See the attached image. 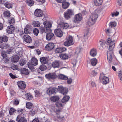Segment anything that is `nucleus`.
Masks as SVG:
<instances>
[{
	"label": "nucleus",
	"instance_id": "f257e3e1",
	"mask_svg": "<svg viewBox=\"0 0 122 122\" xmlns=\"http://www.w3.org/2000/svg\"><path fill=\"white\" fill-rule=\"evenodd\" d=\"M115 36L113 35L112 36L111 39L108 38L105 42L106 44L109 45L108 49L109 51H107V59L109 63L111 62L113 57V52L112 51L113 49L114 46L115 41L116 39L115 38Z\"/></svg>",
	"mask_w": 122,
	"mask_h": 122
},
{
	"label": "nucleus",
	"instance_id": "f03ea898",
	"mask_svg": "<svg viewBox=\"0 0 122 122\" xmlns=\"http://www.w3.org/2000/svg\"><path fill=\"white\" fill-rule=\"evenodd\" d=\"M69 25L67 23H62L59 24V26L60 29H56L54 31V32L56 35L59 37H61L63 35V33L61 29H66L68 27Z\"/></svg>",
	"mask_w": 122,
	"mask_h": 122
},
{
	"label": "nucleus",
	"instance_id": "7ed1b4c3",
	"mask_svg": "<svg viewBox=\"0 0 122 122\" xmlns=\"http://www.w3.org/2000/svg\"><path fill=\"white\" fill-rule=\"evenodd\" d=\"M43 24L44 27H41L40 29L41 33H42L44 32L47 33V32L51 31L50 28L51 27L52 25L50 22L48 21H45L44 22Z\"/></svg>",
	"mask_w": 122,
	"mask_h": 122
},
{
	"label": "nucleus",
	"instance_id": "20e7f679",
	"mask_svg": "<svg viewBox=\"0 0 122 122\" xmlns=\"http://www.w3.org/2000/svg\"><path fill=\"white\" fill-rule=\"evenodd\" d=\"M98 17V15L97 13H93L87 22V24L89 26L93 25Z\"/></svg>",
	"mask_w": 122,
	"mask_h": 122
},
{
	"label": "nucleus",
	"instance_id": "39448f33",
	"mask_svg": "<svg viewBox=\"0 0 122 122\" xmlns=\"http://www.w3.org/2000/svg\"><path fill=\"white\" fill-rule=\"evenodd\" d=\"M64 17L66 19H68L71 18L72 15H74L73 11L71 9H68L67 12L64 13Z\"/></svg>",
	"mask_w": 122,
	"mask_h": 122
},
{
	"label": "nucleus",
	"instance_id": "423d86ee",
	"mask_svg": "<svg viewBox=\"0 0 122 122\" xmlns=\"http://www.w3.org/2000/svg\"><path fill=\"white\" fill-rule=\"evenodd\" d=\"M23 113L18 115L16 118V121L18 122H27L26 119L22 116Z\"/></svg>",
	"mask_w": 122,
	"mask_h": 122
},
{
	"label": "nucleus",
	"instance_id": "0eeeda50",
	"mask_svg": "<svg viewBox=\"0 0 122 122\" xmlns=\"http://www.w3.org/2000/svg\"><path fill=\"white\" fill-rule=\"evenodd\" d=\"M23 111L22 109H19L16 110L13 108H10V110L9 113L10 115H13L14 114L15 112H17L19 113L22 114L23 113Z\"/></svg>",
	"mask_w": 122,
	"mask_h": 122
},
{
	"label": "nucleus",
	"instance_id": "6e6552de",
	"mask_svg": "<svg viewBox=\"0 0 122 122\" xmlns=\"http://www.w3.org/2000/svg\"><path fill=\"white\" fill-rule=\"evenodd\" d=\"M58 90L63 95H66L68 92V89L66 88H64L61 86H58Z\"/></svg>",
	"mask_w": 122,
	"mask_h": 122
},
{
	"label": "nucleus",
	"instance_id": "1a4fd4ad",
	"mask_svg": "<svg viewBox=\"0 0 122 122\" xmlns=\"http://www.w3.org/2000/svg\"><path fill=\"white\" fill-rule=\"evenodd\" d=\"M72 38L71 36H69L67 40L64 43V45L66 46H69L72 44Z\"/></svg>",
	"mask_w": 122,
	"mask_h": 122
},
{
	"label": "nucleus",
	"instance_id": "9d476101",
	"mask_svg": "<svg viewBox=\"0 0 122 122\" xmlns=\"http://www.w3.org/2000/svg\"><path fill=\"white\" fill-rule=\"evenodd\" d=\"M82 18V15L81 13H79L76 15L74 16V22L76 23L80 21Z\"/></svg>",
	"mask_w": 122,
	"mask_h": 122
},
{
	"label": "nucleus",
	"instance_id": "9b49d317",
	"mask_svg": "<svg viewBox=\"0 0 122 122\" xmlns=\"http://www.w3.org/2000/svg\"><path fill=\"white\" fill-rule=\"evenodd\" d=\"M51 32H47L46 35V39L48 40H50L53 39L54 38V35L53 33Z\"/></svg>",
	"mask_w": 122,
	"mask_h": 122
},
{
	"label": "nucleus",
	"instance_id": "f8f14e48",
	"mask_svg": "<svg viewBox=\"0 0 122 122\" xmlns=\"http://www.w3.org/2000/svg\"><path fill=\"white\" fill-rule=\"evenodd\" d=\"M46 77L49 79H55L57 77V76L54 73H49L45 75Z\"/></svg>",
	"mask_w": 122,
	"mask_h": 122
},
{
	"label": "nucleus",
	"instance_id": "ddd939ff",
	"mask_svg": "<svg viewBox=\"0 0 122 122\" xmlns=\"http://www.w3.org/2000/svg\"><path fill=\"white\" fill-rule=\"evenodd\" d=\"M34 14L36 16L38 17H41L43 15L42 10L38 9H36L35 10Z\"/></svg>",
	"mask_w": 122,
	"mask_h": 122
},
{
	"label": "nucleus",
	"instance_id": "4468645a",
	"mask_svg": "<svg viewBox=\"0 0 122 122\" xmlns=\"http://www.w3.org/2000/svg\"><path fill=\"white\" fill-rule=\"evenodd\" d=\"M17 84L19 88L21 89H24L26 87L25 84L23 81H19L17 82Z\"/></svg>",
	"mask_w": 122,
	"mask_h": 122
},
{
	"label": "nucleus",
	"instance_id": "2eb2a0df",
	"mask_svg": "<svg viewBox=\"0 0 122 122\" xmlns=\"http://www.w3.org/2000/svg\"><path fill=\"white\" fill-rule=\"evenodd\" d=\"M24 41L27 43H30L32 42L31 38L28 35H24Z\"/></svg>",
	"mask_w": 122,
	"mask_h": 122
},
{
	"label": "nucleus",
	"instance_id": "dca6fc26",
	"mask_svg": "<svg viewBox=\"0 0 122 122\" xmlns=\"http://www.w3.org/2000/svg\"><path fill=\"white\" fill-rule=\"evenodd\" d=\"M54 47V45L53 43H49L45 47L46 49L48 51H50L53 49Z\"/></svg>",
	"mask_w": 122,
	"mask_h": 122
},
{
	"label": "nucleus",
	"instance_id": "f3484780",
	"mask_svg": "<svg viewBox=\"0 0 122 122\" xmlns=\"http://www.w3.org/2000/svg\"><path fill=\"white\" fill-rule=\"evenodd\" d=\"M14 29L15 28L13 25H11L7 27L6 29L7 32L8 33H13L15 30Z\"/></svg>",
	"mask_w": 122,
	"mask_h": 122
},
{
	"label": "nucleus",
	"instance_id": "a211bd4d",
	"mask_svg": "<svg viewBox=\"0 0 122 122\" xmlns=\"http://www.w3.org/2000/svg\"><path fill=\"white\" fill-rule=\"evenodd\" d=\"M40 61L41 64H45L48 63V58L47 57H43L40 58Z\"/></svg>",
	"mask_w": 122,
	"mask_h": 122
},
{
	"label": "nucleus",
	"instance_id": "6ab92c4d",
	"mask_svg": "<svg viewBox=\"0 0 122 122\" xmlns=\"http://www.w3.org/2000/svg\"><path fill=\"white\" fill-rule=\"evenodd\" d=\"M105 41L101 40L99 41V43L98 45V47L99 49H102L105 46Z\"/></svg>",
	"mask_w": 122,
	"mask_h": 122
},
{
	"label": "nucleus",
	"instance_id": "aec40b11",
	"mask_svg": "<svg viewBox=\"0 0 122 122\" xmlns=\"http://www.w3.org/2000/svg\"><path fill=\"white\" fill-rule=\"evenodd\" d=\"M66 49L64 47L57 48L55 51V52L57 53H61L65 51Z\"/></svg>",
	"mask_w": 122,
	"mask_h": 122
},
{
	"label": "nucleus",
	"instance_id": "412c9836",
	"mask_svg": "<svg viewBox=\"0 0 122 122\" xmlns=\"http://www.w3.org/2000/svg\"><path fill=\"white\" fill-rule=\"evenodd\" d=\"M90 56L92 57H95L97 54V51L96 49L93 48L91 49L90 51Z\"/></svg>",
	"mask_w": 122,
	"mask_h": 122
},
{
	"label": "nucleus",
	"instance_id": "4be33fe9",
	"mask_svg": "<svg viewBox=\"0 0 122 122\" xmlns=\"http://www.w3.org/2000/svg\"><path fill=\"white\" fill-rule=\"evenodd\" d=\"M19 57L17 56H14L11 58V61L13 63L17 62L19 60Z\"/></svg>",
	"mask_w": 122,
	"mask_h": 122
},
{
	"label": "nucleus",
	"instance_id": "5701e85b",
	"mask_svg": "<svg viewBox=\"0 0 122 122\" xmlns=\"http://www.w3.org/2000/svg\"><path fill=\"white\" fill-rule=\"evenodd\" d=\"M55 92L54 89L52 87H50L47 90V93L48 95H50L52 94H54Z\"/></svg>",
	"mask_w": 122,
	"mask_h": 122
},
{
	"label": "nucleus",
	"instance_id": "b1692460",
	"mask_svg": "<svg viewBox=\"0 0 122 122\" xmlns=\"http://www.w3.org/2000/svg\"><path fill=\"white\" fill-rule=\"evenodd\" d=\"M109 82V78L107 77L104 76L102 78V82L103 84H106Z\"/></svg>",
	"mask_w": 122,
	"mask_h": 122
},
{
	"label": "nucleus",
	"instance_id": "393cba45",
	"mask_svg": "<svg viewBox=\"0 0 122 122\" xmlns=\"http://www.w3.org/2000/svg\"><path fill=\"white\" fill-rule=\"evenodd\" d=\"M32 64L34 66H36L38 64V61L37 59L35 57H33L31 60Z\"/></svg>",
	"mask_w": 122,
	"mask_h": 122
},
{
	"label": "nucleus",
	"instance_id": "a878e982",
	"mask_svg": "<svg viewBox=\"0 0 122 122\" xmlns=\"http://www.w3.org/2000/svg\"><path fill=\"white\" fill-rule=\"evenodd\" d=\"M60 58L63 60H66L68 59V56L66 54H61L60 55Z\"/></svg>",
	"mask_w": 122,
	"mask_h": 122
},
{
	"label": "nucleus",
	"instance_id": "bb28decb",
	"mask_svg": "<svg viewBox=\"0 0 122 122\" xmlns=\"http://www.w3.org/2000/svg\"><path fill=\"white\" fill-rule=\"evenodd\" d=\"M59 78L62 80H66L68 79V77L63 74H60L58 76Z\"/></svg>",
	"mask_w": 122,
	"mask_h": 122
},
{
	"label": "nucleus",
	"instance_id": "cd10ccee",
	"mask_svg": "<svg viewBox=\"0 0 122 122\" xmlns=\"http://www.w3.org/2000/svg\"><path fill=\"white\" fill-rule=\"evenodd\" d=\"M9 47L8 44L6 43H3L2 44L0 45V48L2 49H4L7 48Z\"/></svg>",
	"mask_w": 122,
	"mask_h": 122
},
{
	"label": "nucleus",
	"instance_id": "c85d7f7f",
	"mask_svg": "<svg viewBox=\"0 0 122 122\" xmlns=\"http://www.w3.org/2000/svg\"><path fill=\"white\" fill-rule=\"evenodd\" d=\"M59 97L56 96H54L51 97V100L52 101L54 102H56L58 101L59 99Z\"/></svg>",
	"mask_w": 122,
	"mask_h": 122
},
{
	"label": "nucleus",
	"instance_id": "c756f323",
	"mask_svg": "<svg viewBox=\"0 0 122 122\" xmlns=\"http://www.w3.org/2000/svg\"><path fill=\"white\" fill-rule=\"evenodd\" d=\"M70 97L68 96H65L62 99L61 101L62 103H64L67 102L69 99Z\"/></svg>",
	"mask_w": 122,
	"mask_h": 122
},
{
	"label": "nucleus",
	"instance_id": "7c9ffc66",
	"mask_svg": "<svg viewBox=\"0 0 122 122\" xmlns=\"http://www.w3.org/2000/svg\"><path fill=\"white\" fill-rule=\"evenodd\" d=\"M97 59L95 58H93L91 60V63L93 66H95L97 63Z\"/></svg>",
	"mask_w": 122,
	"mask_h": 122
},
{
	"label": "nucleus",
	"instance_id": "2f4dec72",
	"mask_svg": "<svg viewBox=\"0 0 122 122\" xmlns=\"http://www.w3.org/2000/svg\"><path fill=\"white\" fill-rule=\"evenodd\" d=\"M63 8L64 9H66L67 8L69 5V4L66 1L64 2L62 4Z\"/></svg>",
	"mask_w": 122,
	"mask_h": 122
},
{
	"label": "nucleus",
	"instance_id": "473e14b6",
	"mask_svg": "<svg viewBox=\"0 0 122 122\" xmlns=\"http://www.w3.org/2000/svg\"><path fill=\"white\" fill-rule=\"evenodd\" d=\"M21 72L22 74L28 75L29 74V71L25 68H23L21 70Z\"/></svg>",
	"mask_w": 122,
	"mask_h": 122
},
{
	"label": "nucleus",
	"instance_id": "72a5a7b5",
	"mask_svg": "<svg viewBox=\"0 0 122 122\" xmlns=\"http://www.w3.org/2000/svg\"><path fill=\"white\" fill-rule=\"evenodd\" d=\"M25 99L27 100H31L33 98L32 95L29 93L25 94Z\"/></svg>",
	"mask_w": 122,
	"mask_h": 122
},
{
	"label": "nucleus",
	"instance_id": "f704fd0d",
	"mask_svg": "<svg viewBox=\"0 0 122 122\" xmlns=\"http://www.w3.org/2000/svg\"><path fill=\"white\" fill-rule=\"evenodd\" d=\"M47 67L45 64H42L39 67V69L42 71H43L46 69Z\"/></svg>",
	"mask_w": 122,
	"mask_h": 122
},
{
	"label": "nucleus",
	"instance_id": "c9c22d12",
	"mask_svg": "<svg viewBox=\"0 0 122 122\" xmlns=\"http://www.w3.org/2000/svg\"><path fill=\"white\" fill-rule=\"evenodd\" d=\"M26 2L28 5L30 6L33 5L34 3V1L33 0H26Z\"/></svg>",
	"mask_w": 122,
	"mask_h": 122
},
{
	"label": "nucleus",
	"instance_id": "e433bc0d",
	"mask_svg": "<svg viewBox=\"0 0 122 122\" xmlns=\"http://www.w3.org/2000/svg\"><path fill=\"white\" fill-rule=\"evenodd\" d=\"M102 3V0H95V3L96 6L99 5H101Z\"/></svg>",
	"mask_w": 122,
	"mask_h": 122
},
{
	"label": "nucleus",
	"instance_id": "4c0bfd02",
	"mask_svg": "<svg viewBox=\"0 0 122 122\" xmlns=\"http://www.w3.org/2000/svg\"><path fill=\"white\" fill-rule=\"evenodd\" d=\"M9 24H13L15 23L14 19L13 18H10L8 19V22Z\"/></svg>",
	"mask_w": 122,
	"mask_h": 122
},
{
	"label": "nucleus",
	"instance_id": "58836bf2",
	"mask_svg": "<svg viewBox=\"0 0 122 122\" xmlns=\"http://www.w3.org/2000/svg\"><path fill=\"white\" fill-rule=\"evenodd\" d=\"M40 23L38 21H34L32 23V25L34 26L38 27L40 25Z\"/></svg>",
	"mask_w": 122,
	"mask_h": 122
},
{
	"label": "nucleus",
	"instance_id": "ea45409f",
	"mask_svg": "<svg viewBox=\"0 0 122 122\" xmlns=\"http://www.w3.org/2000/svg\"><path fill=\"white\" fill-rule=\"evenodd\" d=\"M59 64V62L58 61H55L52 64L54 68L58 67Z\"/></svg>",
	"mask_w": 122,
	"mask_h": 122
},
{
	"label": "nucleus",
	"instance_id": "a19ab883",
	"mask_svg": "<svg viewBox=\"0 0 122 122\" xmlns=\"http://www.w3.org/2000/svg\"><path fill=\"white\" fill-rule=\"evenodd\" d=\"M117 25V23L115 22H111L109 24V26L111 27H115Z\"/></svg>",
	"mask_w": 122,
	"mask_h": 122
},
{
	"label": "nucleus",
	"instance_id": "79ce46f5",
	"mask_svg": "<svg viewBox=\"0 0 122 122\" xmlns=\"http://www.w3.org/2000/svg\"><path fill=\"white\" fill-rule=\"evenodd\" d=\"M4 15L5 17H9L10 16V13L9 11H5L4 12Z\"/></svg>",
	"mask_w": 122,
	"mask_h": 122
},
{
	"label": "nucleus",
	"instance_id": "37998d69",
	"mask_svg": "<svg viewBox=\"0 0 122 122\" xmlns=\"http://www.w3.org/2000/svg\"><path fill=\"white\" fill-rule=\"evenodd\" d=\"M5 5L6 7L8 8L11 7L12 6L11 4L8 2L5 3Z\"/></svg>",
	"mask_w": 122,
	"mask_h": 122
},
{
	"label": "nucleus",
	"instance_id": "c03bdc74",
	"mask_svg": "<svg viewBox=\"0 0 122 122\" xmlns=\"http://www.w3.org/2000/svg\"><path fill=\"white\" fill-rule=\"evenodd\" d=\"M39 32V31L37 29L35 28L33 30V33L36 36H37Z\"/></svg>",
	"mask_w": 122,
	"mask_h": 122
},
{
	"label": "nucleus",
	"instance_id": "a18cd8bd",
	"mask_svg": "<svg viewBox=\"0 0 122 122\" xmlns=\"http://www.w3.org/2000/svg\"><path fill=\"white\" fill-rule=\"evenodd\" d=\"M25 61L24 60H21L20 61L19 64L21 66H23L25 64Z\"/></svg>",
	"mask_w": 122,
	"mask_h": 122
},
{
	"label": "nucleus",
	"instance_id": "49530a36",
	"mask_svg": "<svg viewBox=\"0 0 122 122\" xmlns=\"http://www.w3.org/2000/svg\"><path fill=\"white\" fill-rule=\"evenodd\" d=\"M32 103L31 102H28L26 103V107L28 108H30L32 106Z\"/></svg>",
	"mask_w": 122,
	"mask_h": 122
},
{
	"label": "nucleus",
	"instance_id": "de8ad7c7",
	"mask_svg": "<svg viewBox=\"0 0 122 122\" xmlns=\"http://www.w3.org/2000/svg\"><path fill=\"white\" fill-rule=\"evenodd\" d=\"M2 40L3 42H6L8 39V37L7 36H3L2 37Z\"/></svg>",
	"mask_w": 122,
	"mask_h": 122
},
{
	"label": "nucleus",
	"instance_id": "09e8293b",
	"mask_svg": "<svg viewBox=\"0 0 122 122\" xmlns=\"http://www.w3.org/2000/svg\"><path fill=\"white\" fill-rule=\"evenodd\" d=\"M19 101L17 99H15L13 100V102L14 104L15 105H18L19 103Z\"/></svg>",
	"mask_w": 122,
	"mask_h": 122
},
{
	"label": "nucleus",
	"instance_id": "8fccbe9b",
	"mask_svg": "<svg viewBox=\"0 0 122 122\" xmlns=\"http://www.w3.org/2000/svg\"><path fill=\"white\" fill-rule=\"evenodd\" d=\"M119 14V13L118 12H114L111 14V15L112 17L116 16H118Z\"/></svg>",
	"mask_w": 122,
	"mask_h": 122
},
{
	"label": "nucleus",
	"instance_id": "3c124183",
	"mask_svg": "<svg viewBox=\"0 0 122 122\" xmlns=\"http://www.w3.org/2000/svg\"><path fill=\"white\" fill-rule=\"evenodd\" d=\"M30 30L29 29H27V28L26 27L24 30V32L26 34H28L30 33Z\"/></svg>",
	"mask_w": 122,
	"mask_h": 122
},
{
	"label": "nucleus",
	"instance_id": "603ef678",
	"mask_svg": "<svg viewBox=\"0 0 122 122\" xmlns=\"http://www.w3.org/2000/svg\"><path fill=\"white\" fill-rule=\"evenodd\" d=\"M56 107L59 108L62 107V104L61 103L56 102Z\"/></svg>",
	"mask_w": 122,
	"mask_h": 122
},
{
	"label": "nucleus",
	"instance_id": "864d4df0",
	"mask_svg": "<svg viewBox=\"0 0 122 122\" xmlns=\"http://www.w3.org/2000/svg\"><path fill=\"white\" fill-rule=\"evenodd\" d=\"M92 76H96L97 74V72L94 70H92L90 73Z\"/></svg>",
	"mask_w": 122,
	"mask_h": 122
},
{
	"label": "nucleus",
	"instance_id": "5fc2aeb1",
	"mask_svg": "<svg viewBox=\"0 0 122 122\" xmlns=\"http://www.w3.org/2000/svg\"><path fill=\"white\" fill-rule=\"evenodd\" d=\"M1 55L3 58L6 57L7 56L6 52L4 51H2L1 52Z\"/></svg>",
	"mask_w": 122,
	"mask_h": 122
},
{
	"label": "nucleus",
	"instance_id": "6e6d98bb",
	"mask_svg": "<svg viewBox=\"0 0 122 122\" xmlns=\"http://www.w3.org/2000/svg\"><path fill=\"white\" fill-rule=\"evenodd\" d=\"M60 109L59 108L57 109H55V112L56 114L57 115L59 114L60 112Z\"/></svg>",
	"mask_w": 122,
	"mask_h": 122
},
{
	"label": "nucleus",
	"instance_id": "4d7b16f0",
	"mask_svg": "<svg viewBox=\"0 0 122 122\" xmlns=\"http://www.w3.org/2000/svg\"><path fill=\"white\" fill-rule=\"evenodd\" d=\"M119 46L121 47V50L119 51V53L121 55H122V42H121L119 44Z\"/></svg>",
	"mask_w": 122,
	"mask_h": 122
},
{
	"label": "nucleus",
	"instance_id": "13d9d810",
	"mask_svg": "<svg viewBox=\"0 0 122 122\" xmlns=\"http://www.w3.org/2000/svg\"><path fill=\"white\" fill-rule=\"evenodd\" d=\"M58 119L61 120L62 121L64 118V117L63 116H57Z\"/></svg>",
	"mask_w": 122,
	"mask_h": 122
},
{
	"label": "nucleus",
	"instance_id": "bf43d9fd",
	"mask_svg": "<svg viewBox=\"0 0 122 122\" xmlns=\"http://www.w3.org/2000/svg\"><path fill=\"white\" fill-rule=\"evenodd\" d=\"M91 86L93 87H96V85L95 83L93 81L91 82Z\"/></svg>",
	"mask_w": 122,
	"mask_h": 122
},
{
	"label": "nucleus",
	"instance_id": "052dcab7",
	"mask_svg": "<svg viewBox=\"0 0 122 122\" xmlns=\"http://www.w3.org/2000/svg\"><path fill=\"white\" fill-rule=\"evenodd\" d=\"M118 76L119 77V79L122 81V74L119 73L118 74Z\"/></svg>",
	"mask_w": 122,
	"mask_h": 122
},
{
	"label": "nucleus",
	"instance_id": "680f3d73",
	"mask_svg": "<svg viewBox=\"0 0 122 122\" xmlns=\"http://www.w3.org/2000/svg\"><path fill=\"white\" fill-rule=\"evenodd\" d=\"M80 52V48H77L76 49V53L78 54Z\"/></svg>",
	"mask_w": 122,
	"mask_h": 122
},
{
	"label": "nucleus",
	"instance_id": "e2e57ef3",
	"mask_svg": "<svg viewBox=\"0 0 122 122\" xmlns=\"http://www.w3.org/2000/svg\"><path fill=\"white\" fill-rule=\"evenodd\" d=\"M28 68L30 69H33V66L32 65H30V64L28 63Z\"/></svg>",
	"mask_w": 122,
	"mask_h": 122
},
{
	"label": "nucleus",
	"instance_id": "0e129e2a",
	"mask_svg": "<svg viewBox=\"0 0 122 122\" xmlns=\"http://www.w3.org/2000/svg\"><path fill=\"white\" fill-rule=\"evenodd\" d=\"M67 81L68 84H69L71 83L72 81V80L71 78H69L68 79Z\"/></svg>",
	"mask_w": 122,
	"mask_h": 122
},
{
	"label": "nucleus",
	"instance_id": "69168bd1",
	"mask_svg": "<svg viewBox=\"0 0 122 122\" xmlns=\"http://www.w3.org/2000/svg\"><path fill=\"white\" fill-rule=\"evenodd\" d=\"M117 2L119 5H122V0H118Z\"/></svg>",
	"mask_w": 122,
	"mask_h": 122
},
{
	"label": "nucleus",
	"instance_id": "338daca9",
	"mask_svg": "<svg viewBox=\"0 0 122 122\" xmlns=\"http://www.w3.org/2000/svg\"><path fill=\"white\" fill-rule=\"evenodd\" d=\"M57 1L58 2L63 3L66 1V0H57Z\"/></svg>",
	"mask_w": 122,
	"mask_h": 122
},
{
	"label": "nucleus",
	"instance_id": "774afa93",
	"mask_svg": "<svg viewBox=\"0 0 122 122\" xmlns=\"http://www.w3.org/2000/svg\"><path fill=\"white\" fill-rule=\"evenodd\" d=\"M9 75L12 78H15V76L12 74L11 73H10L9 74Z\"/></svg>",
	"mask_w": 122,
	"mask_h": 122
}]
</instances>
